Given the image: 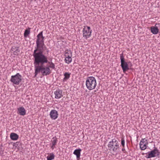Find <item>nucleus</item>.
<instances>
[{
	"label": "nucleus",
	"mask_w": 160,
	"mask_h": 160,
	"mask_svg": "<svg viewBox=\"0 0 160 160\" xmlns=\"http://www.w3.org/2000/svg\"><path fill=\"white\" fill-rule=\"evenodd\" d=\"M32 55L34 58L33 63L35 68L34 77H36L38 73L40 72L42 73V65L48 62V57L45 55V53H33Z\"/></svg>",
	"instance_id": "obj_1"
},
{
	"label": "nucleus",
	"mask_w": 160,
	"mask_h": 160,
	"mask_svg": "<svg viewBox=\"0 0 160 160\" xmlns=\"http://www.w3.org/2000/svg\"><path fill=\"white\" fill-rule=\"evenodd\" d=\"M44 38L45 37L43 36L42 31L37 35L36 41V47H35L33 53L37 54L41 53L44 54V52L45 51L47 54L48 53L49 50L44 44Z\"/></svg>",
	"instance_id": "obj_2"
},
{
	"label": "nucleus",
	"mask_w": 160,
	"mask_h": 160,
	"mask_svg": "<svg viewBox=\"0 0 160 160\" xmlns=\"http://www.w3.org/2000/svg\"><path fill=\"white\" fill-rule=\"evenodd\" d=\"M97 84L96 79L93 77H90L87 78L86 82L87 88L89 90L94 89Z\"/></svg>",
	"instance_id": "obj_3"
},
{
	"label": "nucleus",
	"mask_w": 160,
	"mask_h": 160,
	"mask_svg": "<svg viewBox=\"0 0 160 160\" xmlns=\"http://www.w3.org/2000/svg\"><path fill=\"white\" fill-rule=\"evenodd\" d=\"M108 146L109 150H112L115 152H117L119 148V143L118 141L115 139H112V141H110Z\"/></svg>",
	"instance_id": "obj_4"
},
{
	"label": "nucleus",
	"mask_w": 160,
	"mask_h": 160,
	"mask_svg": "<svg viewBox=\"0 0 160 160\" xmlns=\"http://www.w3.org/2000/svg\"><path fill=\"white\" fill-rule=\"evenodd\" d=\"M120 59L121 62V66L122 68L123 72L125 73L129 68L128 62L125 61V59L123 56V53L120 54Z\"/></svg>",
	"instance_id": "obj_5"
},
{
	"label": "nucleus",
	"mask_w": 160,
	"mask_h": 160,
	"mask_svg": "<svg viewBox=\"0 0 160 160\" xmlns=\"http://www.w3.org/2000/svg\"><path fill=\"white\" fill-rule=\"evenodd\" d=\"M22 76L19 73H17L11 76L10 81L13 84L18 85L22 81Z\"/></svg>",
	"instance_id": "obj_6"
},
{
	"label": "nucleus",
	"mask_w": 160,
	"mask_h": 160,
	"mask_svg": "<svg viewBox=\"0 0 160 160\" xmlns=\"http://www.w3.org/2000/svg\"><path fill=\"white\" fill-rule=\"evenodd\" d=\"M148 154L147 155L146 157L147 158H149L156 156L159 158L160 152L159 150L156 147H154V149L148 152Z\"/></svg>",
	"instance_id": "obj_7"
},
{
	"label": "nucleus",
	"mask_w": 160,
	"mask_h": 160,
	"mask_svg": "<svg viewBox=\"0 0 160 160\" xmlns=\"http://www.w3.org/2000/svg\"><path fill=\"white\" fill-rule=\"evenodd\" d=\"M92 30L90 27L84 26L82 30L83 37L86 39L89 38L91 35Z\"/></svg>",
	"instance_id": "obj_8"
},
{
	"label": "nucleus",
	"mask_w": 160,
	"mask_h": 160,
	"mask_svg": "<svg viewBox=\"0 0 160 160\" xmlns=\"http://www.w3.org/2000/svg\"><path fill=\"white\" fill-rule=\"evenodd\" d=\"M51 73V70L48 67H45L44 65H42V75L43 76H47Z\"/></svg>",
	"instance_id": "obj_9"
},
{
	"label": "nucleus",
	"mask_w": 160,
	"mask_h": 160,
	"mask_svg": "<svg viewBox=\"0 0 160 160\" xmlns=\"http://www.w3.org/2000/svg\"><path fill=\"white\" fill-rule=\"evenodd\" d=\"M51 118L53 120L56 119L58 116V113L56 110L53 109L51 110L49 114Z\"/></svg>",
	"instance_id": "obj_10"
},
{
	"label": "nucleus",
	"mask_w": 160,
	"mask_h": 160,
	"mask_svg": "<svg viewBox=\"0 0 160 160\" xmlns=\"http://www.w3.org/2000/svg\"><path fill=\"white\" fill-rule=\"evenodd\" d=\"M55 95V98L56 99H59L61 98L63 96L62 90H60L59 88H58L54 92Z\"/></svg>",
	"instance_id": "obj_11"
},
{
	"label": "nucleus",
	"mask_w": 160,
	"mask_h": 160,
	"mask_svg": "<svg viewBox=\"0 0 160 160\" xmlns=\"http://www.w3.org/2000/svg\"><path fill=\"white\" fill-rule=\"evenodd\" d=\"M82 150L80 148H78L75 150L73 153L76 156L77 160H79L80 159L81 155V152Z\"/></svg>",
	"instance_id": "obj_12"
},
{
	"label": "nucleus",
	"mask_w": 160,
	"mask_h": 160,
	"mask_svg": "<svg viewBox=\"0 0 160 160\" xmlns=\"http://www.w3.org/2000/svg\"><path fill=\"white\" fill-rule=\"evenodd\" d=\"M18 113L20 115L24 116L26 114V111L24 108L22 107L18 109Z\"/></svg>",
	"instance_id": "obj_13"
},
{
	"label": "nucleus",
	"mask_w": 160,
	"mask_h": 160,
	"mask_svg": "<svg viewBox=\"0 0 160 160\" xmlns=\"http://www.w3.org/2000/svg\"><path fill=\"white\" fill-rule=\"evenodd\" d=\"M11 50L13 52V54L15 55H17L19 54L20 50L18 47H12Z\"/></svg>",
	"instance_id": "obj_14"
},
{
	"label": "nucleus",
	"mask_w": 160,
	"mask_h": 160,
	"mask_svg": "<svg viewBox=\"0 0 160 160\" xmlns=\"http://www.w3.org/2000/svg\"><path fill=\"white\" fill-rule=\"evenodd\" d=\"M151 31L152 34H156L159 32V29L157 27L152 26L151 27Z\"/></svg>",
	"instance_id": "obj_15"
},
{
	"label": "nucleus",
	"mask_w": 160,
	"mask_h": 160,
	"mask_svg": "<svg viewBox=\"0 0 160 160\" xmlns=\"http://www.w3.org/2000/svg\"><path fill=\"white\" fill-rule=\"evenodd\" d=\"M10 137L11 139L13 140H17L19 137L18 135L14 133H12L10 134Z\"/></svg>",
	"instance_id": "obj_16"
},
{
	"label": "nucleus",
	"mask_w": 160,
	"mask_h": 160,
	"mask_svg": "<svg viewBox=\"0 0 160 160\" xmlns=\"http://www.w3.org/2000/svg\"><path fill=\"white\" fill-rule=\"evenodd\" d=\"M72 56V55H70L69 56H68V57H66L65 58V62L68 63H70L71 62L72 60V59L71 58V57Z\"/></svg>",
	"instance_id": "obj_17"
},
{
	"label": "nucleus",
	"mask_w": 160,
	"mask_h": 160,
	"mask_svg": "<svg viewBox=\"0 0 160 160\" xmlns=\"http://www.w3.org/2000/svg\"><path fill=\"white\" fill-rule=\"evenodd\" d=\"M70 74H71V73H69L68 72H65L64 74V77L63 79V81H66L70 77Z\"/></svg>",
	"instance_id": "obj_18"
},
{
	"label": "nucleus",
	"mask_w": 160,
	"mask_h": 160,
	"mask_svg": "<svg viewBox=\"0 0 160 160\" xmlns=\"http://www.w3.org/2000/svg\"><path fill=\"white\" fill-rule=\"evenodd\" d=\"M57 139L56 136L53 137L52 140H51L52 145H53V146L56 145L57 144Z\"/></svg>",
	"instance_id": "obj_19"
},
{
	"label": "nucleus",
	"mask_w": 160,
	"mask_h": 160,
	"mask_svg": "<svg viewBox=\"0 0 160 160\" xmlns=\"http://www.w3.org/2000/svg\"><path fill=\"white\" fill-rule=\"evenodd\" d=\"M55 157V155L53 153H51L49 154V155L47 157V160H52L54 159Z\"/></svg>",
	"instance_id": "obj_20"
},
{
	"label": "nucleus",
	"mask_w": 160,
	"mask_h": 160,
	"mask_svg": "<svg viewBox=\"0 0 160 160\" xmlns=\"http://www.w3.org/2000/svg\"><path fill=\"white\" fill-rule=\"evenodd\" d=\"M30 28H28V29H26L24 31V36L25 37H27L30 33Z\"/></svg>",
	"instance_id": "obj_21"
},
{
	"label": "nucleus",
	"mask_w": 160,
	"mask_h": 160,
	"mask_svg": "<svg viewBox=\"0 0 160 160\" xmlns=\"http://www.w3.org/2000/svg\"><path fill=\"white\" fill-rule=\"evenodd\" d=\"M141 150H145L147 148V144H139Z\"/></svg>",
	"instance_id": "obj_22"
},
{
	"label": "nucleus",
	"mask_w": 160,
	"mask_h": 160,
	"mask_svg": "<svg viewBox=\"0 0 160 160\" xmlns=\"http://www.w3.org/2000/svg\"><path fill=\"white\" fill-rule=\"evenodd\" d=\"M72 55V52L70 50H67L65 51V56L66 57H68L70 55Z\"/></svg>",
	"instance_id": "obj_23"
},
{
	"label": "nucleus",
	"mask_w": 160,
	"mask_h": 160,
	"mask_svg": "<svg viewBox=\"0 0 160 160\" xmlns=\"http://www.w3.org/2000/svg\"><path fill=\"white\" fill-rule=\"evenodd\" d=\"M47 63L50 64V65L48 66V67H49V68H51L53 69H55V65L53 62H49L48 61V62Z\"/></svg>",
	"instance_id": "obj_24"
},
{
	"label": "nucleus",
	"mask_w": 160,
	"mask_h": 160,
	"mask_svg": "<svg viewBox=\"0 0 160 160\" xmlns=\"http://www.w3.org/2000/svg\"><path fill=\"white\" fill-rule=\"evenodd\" d=\"M145 142H147V144H148L147 140L145 138L142 139V140L140 142V144H144Z\"/></svg>",
	"instance_id": "obj_25"
},
{
	"label": "nucleus",
	"mask_w": 160,
	"mask_h": 160,
	"mask_svg": "<svg viewBox=\"0 0 160 160\" xmlns=\"http://www.w3.org/2000/svg\"><path fill=\"white\" fill-rule=\"evenodd\" d=\"M121 143L122 147H124L125 145V140L123 138H122Z\"/></svg>",
	"instance_id": "obj_26"
},
{
	"label": "nucleus",
	"mask_w": 160,
	"mask_h": 160,
	"mask_svg": "<svg viewBox=\"0 0 160 160\" xmlns=\"http://www.w3.org/2000/svg\"><path fill=\"white\" fill-rule=\"evenodd\" d=\"M52 149L53 150L55 148V146H53V145L51 147Z\"/></svg>",
	"instance_id": "obj_27"
},
{
	"label": "nucleus",
	"mask_w": 160,
	"mask_h": 160,
	"mask_svg": "<svg viewBox=\"0 0 160 160\" xmlns=\"http://www.w3.org/2000/svg\"><path fill=\"white\" fill-rule=\"evenodd\" d=\"M122 151L123 152L125 151V149L124 148V147H123V148L122 149Z\"/></svg>",
	"instance_id": "obj_28"
},
{
	"label": "nucleus",
	"mask_w": 160,
	"mask_h": 160,
	"mask_svg": "<svg viewBox=\"0 0 160 160\" xmlns=\"http://www.w3.org/2000/svg\"><path fill=\"white\" fill-rule=\"evenodd\" d=\"M2 150V148H0V152H1Z\"/></svg>",
	"instance_id": "obj_29"
}]
</instances>
